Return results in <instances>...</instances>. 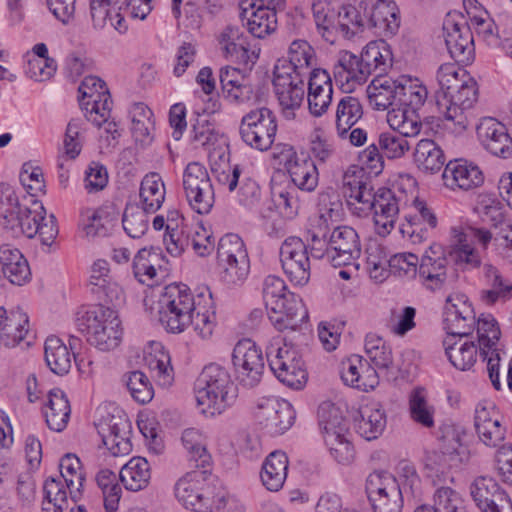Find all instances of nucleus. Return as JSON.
Instances as JSON below:
<instances>
[{"label":"nucleus","mask_w":512,"mask_h":512,"mask_svg":"<svg viewBox=\"0 0 512 512\" xmlns=\"http://www.w3.org/2000/svg\"><path fill=\"white\" fill-rule=\"evenodd\" d=\"M195 394L201 413L215 416L234 403L237 390L228 371L218 364L211 363L200 373Z\"/></svg>","instance_id":"obj_1"},{"label":"nucleus","mask_w":512,"mask_h":512,"mask_svg":"<svg viewBox=\"0 0 512 512\" xmlns=\"http://www.w3.org/2000/svg\"><path fill=\"white\" fill-rule=\"evenodd\" d=\"M263 299L268 317L279 331L294 330L308 317L302 300L294 293L287 291L284 280L278 276L269 275L265 278Z\"/></svg>","instance_id":"obj_2"},{"label":"nucleus","mask_w":512,"mask_h":512,"mask_svg":"<svg viewBox=\"0 0 512 512\" xmlns=\"http://www.w3.org/2000/svg\"><path fill=\"white\" fill-rule=\"evenodd\" d=\"M76 324L87 341L101 351L113 350L121 342V321L117 311L112 307L94 305L79 314Z\"/></svg>","instance_id":"obj_3"},{"label":"nucleus","mask_w":512,"mask_h":512,"mask_svg":"<svg viewBox=\"0 0 512 512\" xmlns=\"http://www.w3.org/2000/svg\"><path fill=\"white\" fill-rule=\"evenodd\" d=\"M491 240L492 233L488 229L474 226L466 229L453 227L450 231L449 244L444 248L446 257L461 271L478 269L482 265V256L480 251L472 246V242H477L485 251Z\"/></svg>","instance_id":"obj_4"},{"label":"nucleus","mask_w":512,"mask_h":512,"mask_svg":"<svg viewBox=\"0 0 512 512\" xmlns=\"http://www.w3.org/2000/svg\"><path fill=\"white\" fill-rule=\"evenodd\" d=\"M195 304V298L185 284L166 286L157 303L160 323L170 333L183 332L190 326Z\"/></svg>","instance_id":"obj_5"},{"label":"nucleus","mask_w":512,"mask_h":512,"mask_svg":"<svg viewBox=\"0 0 512 512\" xmlns=\"http://www.w3.org/2000/svg\"><path fill=\"white\" fill-rule=\"evenodd\" d=\"M477 98V84L471 78L464 80L449 96H438L437 107L447 122L446 126L457 134L466 131L474 118L472 109Z\"/></svg>","instance_id":"obj_6"},{"label":"nucleus","mask_w":512,"mask_h":512,"mask_svg":"<svg viewBox=\"0 0 512 512\" xmlns=\"http://www.w3.org/2000/svg\"><path fill=\"white\" fill-rule=\"evenodd\" d=\"M269 367L276 378L289 388L299 390L307 382V371L299 351L287 344L267 351Z\"/></svg>","instance_id":"obj_7"},{"label":"nucleus","mask_w":512,"mask_h":512,"mask_svg":"<svg viewBox=\"0 0 512 512\" xmlns=\"http://www.w3.org/2000/svg\"><path fill=\"white\" fill-rule=\"evenodd\" d=\"M239 132L247 145L259 151H266L275 140L276 116L266 107L253 109L243 116Z\"/></svg>","instance_id":"obj_8"},{"label":"nucleus","mask_w":512,"mask_h":512,"mask_svg":"<svg viewBox=\"0 0 512 512\" xmlns=\"http://www.w3.org/2000/svg\"><path fill=\"white\" fill-rule=\"evenodd\" d=\"M183 189L191 209L208 214L215 202L214 188L206 167L199 162L189 163L183 173Z\"/></svg>","instance_id":"obj_9"},{"label":"nucleus","mask_w":512,"mask_h":512,"mask_svg":"<svg viewBox=\"0 0 512 512\" xmlns=\"http://www.w3.org/2000/svg\"><path fill=\"white\" fill-rule=\"evenodd\" d=\"M365 491L374 512L402 511V490L398 481L388 472L370 473L366 479Z\"/></svg>","instance_id":"obj_10"},{"label":"nucleus","mask_w":512,"mask_h":512,"mask_svg":"<svg viewBox=\"0 0 512 512\" xmlns=\"http://www.w3.org/2000/svg\"><path fill=\"white\" fill-rule=\"evenodd\" d=\"M6 200L9 207L3 211L2 225L4 228L10 230L15 236L23 234L28 238H33L37 235L38 223L46 220L43 204L38 200H33L31 207H23L19 204L13 191H8Z\"/></svg>","instance_id":"obj_11"},{"label":"nucleus","mask_w":512,"mask_h":512,"mask_svg":"<svg viewBox=\"0 0 512 512\" xmlns=\"http://www.w3.org/2000/svg\"><path fill=\"white\" fill-rule=\"evenodd\" d=\"M443 37L447 50L457 63L468 64L474 57V40L465 16L448 13L443 22Z\"/></svg>","instance_id":"obj_12"},{"label":"nucleus","mask_w":512,"mask_h":512,"mask_svg":"<svg viewBox=\"0 0 512 512\" xmlns=\"http://www.w3.org/2000/svg\"><path fill=\"white\" fill-rule=\"evenodd\" d=\"M232 362L238 381L245 387H255L264 371L261 349L250 339L240 340L234 347Z\"/></svg>","instance_id":"obj_13"},{"label":"nucleus","mask_w":512,"mask_h":512,"mask_svg":"<svg viewBox=\"0 0 512 512\" xmlns=\"http://www.w3.org/2000/svg\"><path fill=\"white\" fill-rule=\"evenodd\" d=\"M282 269L289 281L305 286L310 279L311 264L308 247L299 237H288L280 247Z\"/></svg>","instance_id":"obj_14"},{"label":"nucleus","mask_w":512,"mask_h":512,"mask_svg":"<svg viewBox=\"0 0 512 512\" xmlns=\"http://www.w3.org/2000/svg\"><path fill=\"white\" fill-rule=\"evenodd\" d=\"M290 68H275L273 86L286 119H294L295 110L303 103L305 75L288 72Z\"/></svg>","instance_id":"obj_15"},{"label":"nucleus","mask_w":512,"mask_h":512,"mask_svg":"<svg viewBox=\"0 0 512 512\" xmlns=\"http://www.w3.org/2000/svg\"><path fill=\"white\" fill-rule=\"evenodd\" d=\"M327 260L334 266L353 264L361 255V244L355 229L338 226L329 233Z\"/></svg>","instance_id":"obj_16"},{"label":"nucleus","mask_w":512,"mask_h":512,"mask_svg":"<svg viewBox=\"0 0 512 512\" xmlns=\"http://www.w3.org/2000/svg\"><path fill=\"white\" fill-rule=\"evenodd\" d=\"M257 419L262 429L272 436L281 435L294 423L296 413L286 400L275 397L263 399L257 406Z\"/></svg>","instance_id":"obj_17"},{"label":"nucleus","mask_w":512,"mask_h":512,"mask_svg":"<svg viewBox=\"0 0 512 512\" xmlns=\"http://www.w3.org/2000/svg\"><path fill=\"white\" fill-rule=\"evenodd\" d=\"M474 426L480 441L488 447H498L505 439L506 428L492 402L482 401L477 404Z\"/></svg>","instance_id":"obj_18"},{"label":"nucleus","mask_w":512,"mask_h":512,"mask_svg":"<svg viewBox=\"0 0 512 512\" xmlns=\"http://www.w3.org/2000/svg\"><path fill=\"white\" fill-rule=\"evenodd\" d=\"M448 257L440 245H431L423 254L419 263V279L429 290L435 291L443 287L447 280Z\"/></svg>","instance_id":"obj_19"},{"label":"nucleus","mask_w":512,"mask_h":512,"mask_svg":"<svg viewBox=\"0 0 512 512\" xmlns=\"http://www.w3.org/2000/svg\"><path fill=\"white\" fill-rule=\"evenodd\" d=\"M478 139L485 150L503 159L512 156V138L506 126L494 118L487 117L477 126Z\"/></svg>","instance_id":"obj_20"},{"label":"nucleus","mask_w":512,"mask_h":512,"mask_svg":"<svg viewBox=\"0 0 512 512\" xmlns=\"http://www.w3.org/2000/svg\"><path fill=\"white\" fill-rule=\"evenodd\" d=\"M444 184L452 189L470 191L484 183V175L480 168L467 160L456 159L446 164L443 175Z\"/></svg>","instance_id":"obj_21"},{"label":"nucleus","mask_w":512,"mask_h":512,"mask_svg":"<svg viewBox=\"0 0 512 512\" xmlns=\"http://www.w3.org/2000/svg\"><path fill=\"white\" fill-rule=\"evenodd\" d=\"M308 76V108L313 116L320 117L332 102V79L326 70L320 68H313Z\"/></svg>","instance_id":"obj_22"},{"label":"nucleus","mask_w":512,"mask_h":512,"mask_svg":"<svg viewBox=\"0 0 512 512\" xmlns=\"http://www.w3.org/2000/svg\"><path fill=\"white\" fill-rule=\"evenodd\" d=\"M202 472L187 473L175 485V496L187 509L208 512L212 509L210 498L201 487Z\"/></svg>","instance_id":"obj_23"},{"label":"nucleus","mask_w":512,"mask_h":512,"mask_svg":"<svg viewBox=\"0 0 512 512\" xmlns=\"http://www.w3.org/2000/svg\"><path fill=\"white\" fill-rule=\"evenodd\" d=\"M374 224L378 235L385 237L393 230L399 214V203L395 193L388 188H380L373 199Z\"/></svg>","instance_id":"obj_24"},{"label":"nucleus","mask_w":512,"mask_h":512,"mask_svg":"<svg viewBox=\"0 0 512 512\" xmlns=\"http://www.w3.org/2000/svg\"><path fill=\"white\" fill-rule=\"evenodd\" d=\"M371 74L360 57L348 51L341 54L338 64L334 67L336 82L343 87L346 86L348 91L365 83Z\"/></svg>","instance_id":"obj_25"},{"label":"nucleus","mask_w":512,"mask_h":512,"mask_svg":"<svg viewBox=\"0 0 512 512\" xmlns=\"http://www.w3.org/2000/svg\"><path fill=\"white\" fill-rule=\"evenodd\" d=\"M29 319L20 309L7 310L0 306V347H14L28 333Z\"/></svg>","instance_id":"obj_26"},{"label":"nucleus","mask_w":512,"mask_h":512,"mask_svg":"<svg viewBox=\"0 0 512 512\" xmlns=\"http://www.w3.org/2000/svg\"><path fill=\"white\" fill-rule=\"evenodd\" d=\"M366 25L394 35L400 26L399 9L392 0H377L369 11L365 8Z\"/></svg>","instance_id":"obj_27"},{"label":"nucleus","mask_w":512,"mask_h":512,"mask_svg":"<svg viewBox=\"0 0 512 512\" xmlns=\"http://www.w3.org/2000/svg\"><path fill=\"white\" fill-rule=\"evenodd\" d=\"M151 376L162 386H169L173 381L171 358L160 342L152 341L144 349L143 357Z\"/></svg>","instance_id":"obj_28"},{"label":"nucleus","mask_w":512,"mask_h":512,"mask_svg":"<svg viewBox=\"0 0 512 512\" xmlns=\"http://www.w3.org/2000/svg\"><path fill=\"white\" fill-rule=\"evenodd\" d=\"M219 80L223 95L229 101L244 103L251 99L253 88L239 69L230 66L221 68Z\"/></svg>","instance_id":"obj_29"},{"label":"nucleus","mask_w":512,"mask_h":512,"mask_svg":"<svg viewBox=\"0 0 512 512\" xmlns=\"http://www.w3.org/2000/svg\"><path fill=\"white\" fill-rule=\"evenodd\" d=\"M386 422V414L382 405L372 401L360 407L359 418L356 419V429L364 439L373 440L382 434Z\"/></svg>","instance_id":"obj_30"},{"label":"nucleus","mask_w":512,"mask_h":512,"mask_svg":"<svg viewBox=\"0 0 512 512\" xmlns=\"http://www.w3.org/2000/svg\"><path fill=\"white\" fill-rule=\"evenodd\" d=\"M471 496L481 512H488L508 498L499 484L491 477H477L470 487Z\"/></svg>","instance_id":"obj_31"},{"label":"nucleus","mask_w":512,"mask_h":512,"mask_svg":"<svg viewBox=\"0 0 512 512\" xmlns=\"http://www.w3.org/2000/svg\"><path fill=\"white\" fill-rule=\"evenodd\" d=\"M370 105L376 110H386L397 105V79L378 74L367 88Z\"/></svg>","instance_id":"obj_32"},{"label":"nucleus","mask_w":512,"mask_h":512,"mask_svg":"<svg viewBox=\"0 0 512 512\" xmlns=\"http://www.w3.org/2000/svg\"><path fill=\"white\" fill-rule=\"evenodd\" d=\"M445 353L451 364L461 370H469L475 364L479 350V345L467 339L454 341L453 337H446L443 341Z\"/></svg>","instance_id":"obj_33"},{"label":"nucleus","mask_w":512,"mask_h":512,"mask_svg":"<svg viewBox=\"0 0 512 512\" xmlns=\"http://www.w3.org/2000/svg\"><path fill=\"white\" fill-rule=\"evenodd\" d=\"M483 274L489 289L481 292V300L487 305L506 301L512 297V281L505 278L492 264L483 266Z\"/></svg>","instance_id":"obj_34"},{"label":"nucleus","mask_w":512,"mask_h":512,"mask_svg":"<svg viewBox=\"0 0 512 512\" xmlns=\"http://www.w3.org/2000/svg\"><path fill=\"white\" fill-rule=\"evenodd\" d=\"M71 408L67 396L58 388L48 393V402L44 411L47 426L56 432L63 431L69 421Z\"/></svg>","instance_id":"obj_35"},{"label":"nucleus","mask_w":512,"mask_h":512,"mask_svg":"<svg viewBox=\"0 0 512 512\" xmlns=\"http://www.w3.org/2000/svg\"><path fill=\"white\" fill-rule=\"evenodd\" d=\"M288 457L283 451L271 452L262 466L261 480L270 491H278L283 487L288 471Z\"/></svg>","instance_id":"obj_36"},{"label":"nucleus","mask_w":512,"mask_h":512,"mask_svg":"<svg viewBox=\"0 0 512 512\" xmlns=\"http://www.w3.org/2000/svg\"><path fill=\"white\" fill-rule=\"evenodd\" d=\"M415 208L417 214L406 217V223L401 224L400 232L403 236H408L414 243L421 242L425 238L428 228H435L437 225V218L434 213L425 205L424 202L416 200Z\"/></svg>","instance_id":"obj_37"},{"label":"nucleus","mask_w":512,"mask_h":512,"mask_svg":"<svg viewBox=\"0 0 512 512\" xmlns=\"http://www.w3.org/2000/svg\"><path fill=\"white\" fill-rule=\"evenodd\" d=\"M390 128L408 137L417 136L423 125L418 110L396 105L387 113Z\"/></svg>","instance_id":"obj_38"},{"label":"nucleus","mask_w":512,"mask_h":512,"mask_svg":"<svg viewBox=\"0 0 512 512\" xmlns=\"http://www.w3.org/2000/svg\"><path fill=\"white\" fill-rule=\"evenodd\" d=\"M119 478L127 490L140 491L150 482V465L143 457H133L121 468Z\"/></svg>","instance_id":"obj_39"},{"label":"nucleus","mask_w":512,"mask_h":512,"mask_svg":"<svg viewBox=\"0 0 512 512\" xmlns=\"http://www.w3.org/2000/svg\"><path fill=\"white\" fill-rule=\"evenodd\" d=\"M397 85V105L419 110L425 104L428 90L419 79L402 75L397 78Z\"/></svg>","instance_id":"obj_40"},{"label":"nucleus","mask_w":512,"mask_h":512,"mask_svg":"<svg viewBox=\"0 0 512 512\" xmlns=\"http://www.w3.org/2000/svg\"><path fill=\"white\" fill-rule=\"evenodd\" d=\"M84 231L88 237H105L109 235L116 220L112 207L104 206L96 210L87 209L82 213Z\"/></svg>","instance_id":"obj_41"},{"label":"nucleus","mask_w":512,"mask_h":512,"mask_svg":"<svg viewBox=\"0 0 512 512\" xmlns=\"http://www.w3.org/2000/svg\"><path fill=\"white\" fill-rule=\"evenodd\" d=\"M254 9L247 20L248 31L256 38H264L273 33L277 28V11L275 8L252 2Z\"/></svg>","instance_id":"obj_42"},{"label":"nucleus","mask_w":512,"mask_h":512,"mask_svg":"<svg viewBox=\"0 0 512 512\" xmlns=\"http://www.w3.org/2000/svg\"><path fill=\"white\" fill-rule=\"evenodd\" d=\"M314 49L305 40H294L289 47V60L275 68H290L288 72L309 75L314 62Z\"/></svg>","instance_id":"obj_43"},{"label":"nucleus","mask_w":512,"mask_h":512,"mask_svg":"<svg viewBox=\"0 0 512 512\" xmlns=\"http://www.w3.org/2000/svg\"><path fill=\"white\" fill-rule=\"evenodd\" d=\"M414 162L420 170L433 174L441 170L445 156L433 140L421 139L414 151Z\"/></svg>","instance_id":"obj_44"},{"label":"nucleus","mask_w":512,"mask_h":512,"mask_svg":"<svg viewBox=\"0 0 512 512\" xmlns=\"http://www.w3.org/2000/svg\"><path fill=\"white\" fill-rule=\"evenodd\" d=\"M139 196L142 208L150 213L158 211L165 199V186L157 173L147 174L141 181Z\"/></svg>","instance_id":"obj_45"},{"label":"nucleus","mask_w":512,"mask_h":512,"mask_svg":"<svg viewBox=\"0 0 512 512\" xmlns=\"http://www.w3.org/2000/svg\"><path fill=\"white\" fill-rule=\"evenodd\" d=\"M359 57L371 73L378 71L381 75L392 65V52L383 40L369 42Z\"/></svg>","instance_id":"obj_46"},{"label":"nucleus","mask_w":512,"mask_h":512,"mask_svg":"<svg viewBox=\"0 0 512 512\" xmlns=\"http://www.w3.org/2000/svg\"><path fill=\"white\" fill-rule=\"evenodd\" d=\"M318 424L323 435V439L330 434L344 435L348 434V423L343 417L339 407L331 402H323L318 408Z\"/></svg>","instance_id":"obj_47"},{"label":"nucleus","mask_w":512,"mask_h":512,"mask_svg":"<svg viewBox=\"0 0 512 512\" xmlns=\"http://www.w3.org/2000/svg\"><path fill=\"white\" fill-rule=\"evenodd\" d=\"M363 108L358 98L344 96L336 109V129L340 137H345L349 130L362 118Z\"/></svg>","instance_id":"obj_48"},{"label":"nucleus","mask_w":512,"mask_h":512,"mask_svg":"<svg viewBox=\"0 0 512 512\" xmlns=\"http://www.w3.org/2000/svg\"><path fill=\"white\" fill-rule=\"evenodd\" d=\"M289 176L297 190L312 192L318 186L319 173L311 158L303 157L299 162L290 165Z\"/></svg>","instance_id":"obj_49"},{"label":"nucleus","mask_w":512,"mask_h":512,"mask_svg":"<svg viewBox=\"0 0 512 512\" xmlns=\"http://www.w3.org/2000/svg\"><path fill=\"white\" fill-rule=\"evenodd\" d=\"M45 361L50 370L57 375H65L71 368V353L67 346L55 336L45 341Z\"/></svg>","instance_id":"obj_50"},{"label":"nucleus","mask_w":512,"mask_h":512,"mask_svg":"<svg viewBox=\"0 0 512 512\" xmlns=\"http://www.w3.org/2000/svg\"><path fill=\"white\" fill-rule=\"evenodd\" d=\"M162 256L159 249H141L133 259V273L142 284L150 285L157 275V267H160Z\"/></svg>","instance_id":"obj_51"},{"label":"nucleus","mask_w":512,"mask_h":512,"mask_svg":"<svg viewBox=\"0 0 512 512\" xmlns=\"http://www.w3.org/2000/svg\"><path fill=\"white\" fill-rule=\"evenodd\" d=\"M409 413L411 419L426 428L434 426V406L428 402L427 391L422 387L414 388L409 394Z\"/></svg>","instance_id":"obj_52"},{"label":"nucleus","mask_w":512,"mask_h":512,"mask_svg":"<svg viewBox=\"0 0 512 512\" xmlns=\"http://www.w3.org/2000/svg\"><path fill=\"white\" fill-rule=\"evenodd\" d=\"M61 477L69 490L71 499L76 502L81 495V488L85 480L81 472L80 459L74 454H66L59 463Z\"/></svg>","instance_id":"obj_53"},{"label":"nucleus","mask_w":512,"mask_h":512,"mask_svg":"<svg viewBox=\"0 0 512 512\" xmlns=\"http://www.w3.org/2000/svg\"><path fill=\"white\" fill-rule=\"evenodd\" d=\"M365 353L370 362L380 371H388L393 367L391 347L378 335L370 333L365 338Z\"/></svg>","instance_id":"obj_54"},{"label":"nucleus","mask_w":512,"mask_h":512,"mask_svg":"<svg viewBox=\"0 0 512 512\" xmlns=\"http://www.w3.org/2000/svg\"><path fill=\"white\" fill-rule=\"evenodd\" d=\"M182 444L189 454V460L196 468H205L210 464L211 457L207 452L205 439L200 430L185 429L181 437Z\"/></svg>","instance_id":"obj_55"},{"label":"nucleus","mask_w":512,"mask_h":512,"mask_svg":"<svg viewBox=\"0 0 512 512\" xmlns=\"http://www.w3.org/2000/svg\"><path fill=\"white\" fill-rule=\"evenodd\" d=\"M475 209L483 222L499 229L498 233H503L510 228L511 224L505 218L502 204L496 198L482 196Z\"/></svg>","instance_id":"obj_56"},{"label":"nucleus","mask_w":512,"mask_h":512,"mask_svg":"<svg viewBox=\"0 0 512 512\" xmlns=\"http://www.w3.org/2000/svg\"><path fill=\"white\" fill-rule=\"evenodd\" d=\"M66 489L60 479L48 478L43 487V512H64L68 508Z\"/></svg>","instance_id":"obj_57"},{"label":"nucleus","mask_w":512,"mask_h":512,"mask_svg":"<svg viewBox=\"0 0 512 512\" xmlns=\"http://www.w3.org/2000/svg\"><path fill=\"white\" fill-rule=\"evenodd\" d=\"M191 232L192 228L186 226L179 229L175 219L168 217L166 233L163 238L167 251L173 256L180 255L191 246Z\"/></svg>","instance_id":"obj_58"},{"label":"nucleus","mask_w":512,"mask_h":512,"mask_svg":"<svg viewBox=\"0 0 512 512\" xmlns=\"http://www.w3.org/2000/svg\"><path fill=\"white\" fill-rule=\"evenodd\" d=\"M146 211L137 204H127L122 218L123 229L131 238H140L148 230L149 219Z\"/></svg>","instance_id":"obj_59"},{"label":"nucleus","mask_w":512,"mask_h":512,"mask_svg":"<svg viewBox=\"0 0 512 512\" xmlns=\"http://www.w3.org/2000/svg\"><path fill=\"white\" fill-rule=\"evenodd\" d=\"M317 207L319 213L317 224H322V226L338 221L342 215L340 195L332 189L319 193Z\"/></svg>","instance_id":"obj_60"},{"label":"nucleus","mask_w":512,"mask_h":512,"mask_svg":"<svg viewBox=\"0 0 512 512\" xmlns=\"http://www.w3.org/2000/svg\"><path fill=\"white\" fill-rule=\"evenodd\" d=\"M478 343L481 357H487L491 349L497 348L500 328L492 315L482 316L477 321Z\"/></svg>","instance_id":"obj_61"},{"label":"nucleus","mask_w":512,"mask_h":512,"mask_svg":"<svg viewBox=\"0 0 512 512\" xmlns=\"http://www.w3.org/2000/svg\"><path fill=\"white\" fill-rule=\"evenodd\" d=\"M272 200L279 213L287 219L298 215L301 207L299 192L296 187L286 186L272 190Z\"/></svg>","instance_id":"obj_62"},{"label":"nucleus","mask_w":512,"mask_h":512,"mask_svg":"<svg viewBox=\"0 0 512 512\" xmlns=\"http://www.w3.org/2000/svg\"><path fill=\"white\" fill-rule=\"evenodd\" d=\"M467 77L466 71L454 63H445L441 65L436 73V79L439 85L437 97H447L453 92Z\"/></svg>","instance_id":"obj_63"},{"label":"nucleus","mask_w":512,"mask_h":512,"mask_svg":"<svg viewBox=\"0 0 512 512\" xmlns=\"http://www.w3.org/2000/svg\"><path fill=\"white\" fill-rule=\"evenodd\" d=\"M124 382L135 401L146 404L153 399L154 389L148 377L139 370L124 375Z\"/></svg>","instance_id":"obj_64"}]
</instances>
